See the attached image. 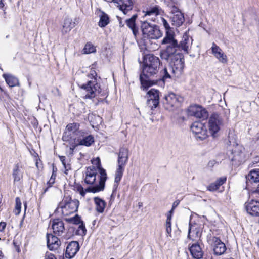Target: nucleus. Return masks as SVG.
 Returning <instances> with one entry per match:
<instances>
[{"mask_svg":"<svg viewBox=\"0 0 259 259\" xmlns=\"http://www.w3.org/2000/svg\"><path fill=\"white\" fill-rule=\"evenodd\" d=\"M64 220L68 223L75 225H79L82 221L78 214H76L73 217L65 218Z\"/></svg>","mask_w":259,"mask_h":259,"instance_id":"obj_40","label":"nucleus"},{"mask_svg":"<svg viewBox=\"0 0 259 259\" xmlns=\"http://www.w3.org/2000/svg\"><path fill=\"white\" fill-rule=\"evenodd\" d=\"M87 230L85 226L82 221L78 226V229L76 230V234L80 236H84L86 234Z\"/></svg>","mask_w":259,"mask_h":259,"instance_id":"obj_42","label":"nucleus"},{"mask_svg":"<svg viewBox=\"0 0 259 259\" xmlns=\"http://www.w3.org/2000/svg\"><path fill=\"white\" fill-rule=\"evenodd\" d=\"M99 17V21L98 25L101 28L106 27L110 23V17L108 14L103 11L99 10L98 14Z\"/></svg>","mask_w":259,"mask_h":259,"instance_id":"obj_27","label":"nucleus"},{"mask_svg":"<svg viewBox=\"0 0 259 259\" xmlns=\"http://www.w3.org/2000/svg\"><path fill=\"white\" fill-rule=\"evenodd\" d=\"M128 149L125 147H121L118 154L117 163L118 166L125 167L128 160Z\"/></svg>","mask_w":259,"mask_h":259,"instance_id":"obj_20","label":"nucleus"},{"mask_svg":"<svg viewBox=\"0 0 259 259\" xmlns=\"http://www.w3.org/2000/svg\"><path fill=\"white\" fill-rule=\"evenodd\" d=\"M57 168L53 166L52 172H54V174H56V172L57 171Z\"/></svg>","mask_w":259,"mask_h":259,"instance_id":"obj_58","label":"nucleus"},{"mask_svg":"<svg viewBox=\"0 0 259 259\" xmlns=\"http://www.w3.org/2000/svg\"><path fill=\"white\" fill-rule=\"evenodd\" d=\"M3 77L10 87L19 86L20 84L18 78L9 74H4Z\"/></svg>","mask_w":259,"mask_h":259,"instance_id":"obj_30","label":"nucleus"},{"mask_svg":"<svg viewBox=\"0 0 259 259\" xmlns=\"http://www.w3.org/2000/svg\"><path fill=\"white\" fill-rule=\"evenodd\" d=\"M3 257V254L2 251L0 250V259H2Z\"/></svg>","mask_w":259,"mask_h":259,"instance_id":"obj_60","label":"nucleus"},{"mask_svg":"<svg viewBox=\"0 0 259 259\" xmlns=\"http://www.w3.org/2000/svg\"><path fill=\"white\" fill-rule=\"evenodd\" d=\"M56 174H54V172H52V176H51V178L50 179V183H55V179H56Z\"/></svg>","mask_w":259,"mask_h":259,"instance_id":"obj_52","label":"nucleus"},{"mask_svg":"<svg viewBox=\"0 0 259 259\" xmlns=\"http://www.w3.org/2000/svg\"><path fill=\"white\" fill-rule=\"evenodd\" d=\"M13 177L14 178V181L18 182L23 177L22 174L19 169V164H16L14 165L13 169Z\"/></svg>","mask_w":259,"mask_h":259,"instance_id":"obj_39","label":"nucleus"},{"mask_svg":"<svg viewBox=\"0 0 259 259\" xmlns=\"http://www.w3.org/2000/svg\"><path fill=\"white\" fill-rule=\"evenodd\" d=\"M211 50L212 54L218 59L219 62L223 64L227 63L228 59L227 56L223 52L222 50L214 42L212 43Z\"/></svg>","mask_w":259,"mask_h":259,"instance_id":"obj_19","label":"nucleus"},{"mask_svg":"<svg viewBox=\"0 0 259 259\" xmlns=\"http://www.w3.org/2000/svg\"><path fill=\"white\" fill-rule=\"evenodd\" d=\"M230 115V110L223 109L218 112H213L208 120V129L211 136L216 137L218 133L223 125L224 120H228Z\"/></svg>","mask_w":259,"mask_h":259,"instance_id":"obj_2","label":"nucleus"},{"mask_svg":"<svg viewBox=\"0 0 259 259\" xmlns=\"http://www.w3.org/2000/svg\"><path fill=\"white\" fill-rule=\"evenodd\" d=\"M96 52V48L94 46L91 42H88L85 44L83 49V54H90Z\"/></svg>","mask_w":259,"mask_h":259,"instance_id":"obj_41","label":"nucleus"},{"mask_svg":"<svg viewBox=\"0 0 259 259\" xmlns=\"http://www.w3.org/2000/svg\"><path fill=\"white\" fill-rule=\"evenodd\" d=\"M144 14V18L145 20H148L156 22L158 16H162L164 13V11L159 5H152L147 8L145 10H143Z\"/></svg>","mask_w":259,"mask_h":259,"instance_id":"obj_9","label":"nucleus"},{"mask_svg":"<svg viewBox=\"0 0 259 259\" xmlns=\"http://www.w3.org/2000/svg\"><path fill=\"white\" fill-rule=\"evenodd\" d=\"M60 159L65 168V173L67 174V171L71 169V165L69 163H66V157L65 156H60Z\"/></svg>","mask_w":259,"mask_h":259,"instance_id":"obj_43","label":"nucleus"},{"mask_svg":"<svg viewBox=\"0 0 259 259\" xmlns=\"http://www.w3.org/2000/svg\"><path fill=\"white\" fill-rule=\"evenodd\" d=\"M190 45V40L188 37V36L187 35H184L182 40L180 43L179 44L180 46V49H181L184 52L187 53H188V48Z\"/></svg>","mask_w":259,"mask_h":259,"instance_id":"obj_38","label":"nucleus"},{"mask_svg":"<svg viewBox=\"0 0 259 259\" xmlns=\"http://www.w3.org/2000/svg\"><path fill=\"white\" fill-rule=\"evenodd\" d=\"M72 140H73L74 141V142L72 143L71 146L70 147V150H71L72 151H73L74 149L78 146H79L78 145H77V142L76 141V140L74 138V139H72Z\"/></svg>","mask_w":259,"mask_h":259,"instance_id":"obj_51","label":"nucleus"},{"mask_svg":"<svg viewBox=\"0 0 259 259\" xmlns=\"http://www.w3.org/2000/svg\"><path fill=\"white\" fill-rule=\"evenodd\" d=\"M45 259H57V258L54 254L47 252L46 253Z\"/></svg>","mask_w":259,"mask_h":259,"instance_id":"obj_49","label":"nucleus"},{"mask_svg":"<svg viewBox=\"0 0 259 259\" xmlns=\"http://www.w3.org/2000/svg\"><path fill=\"white\" fill-rule=\"evenodd\" d=\"M76 142L77 145L85 146L87 147L90 146L94 142V138L92 135H88V134L83 130H81L78 133V136L75 137L74 138Z\"/></svg>","mask_w":259,"mask_h":259,"instance_id":"obj_13","label":"nucleus"},{"mask_svg":"<svg viewBox=\"0 0 259 259\" xmlns=\"http://www.w3.org/2000/svg\"><path fill=\"white\" fill-rule=\"evenodd\" d=\"M171 12L172 14V15L175 14H178V13H182L181 11L175 6L171 7Z\"/></svg>","mask_w":259,"mask_h":259,"instance_id":"obj_48","label":"nucleus"},{"mask_svg":"<svg viewBox=\"0 0 259 259\" xmlns=\"http://www.w3.org/2000/svg\"><path fill=\"white\" fill-rule=\"evenodd\" d=\"M96 161H97V166L99 168L100 173V175L99 176L100 177L99 183L98 185H92L86 189H84V195L87 192L95 193L103 191L105 188V182L107 178L106 170L101 167L99 158H97Z\"/></svg>","mask_w":259,"mask_h":259,"instance_id":"obj_8","label":"nucleus"},{"mask_svg":"<svg viewBox=\"0 0 259 259\" xmlns=\"http://www.w3.org/2000/svg\"><path fill=\"white\" fill-rule=\"evenodd\" d=\"M191 130L197 139L203 140L208 137L207 130L200 122H195L191 126Z\"/></svg>","mask_w":259,"mask_h":259,"instance_id":"obj_12","label":"nucleus"},{"mask_svg":"<svg viewBox=\"0 0 259 259\" xmlns=\"http://www.w3.org/2000/svg\"><path fill=\"white\" fill-rule=\"evenodd\" d=\"M2 9L3 10V11H4V12H3V17H4V18H7V17H6V12H5V9H4V8H3V9Z\"/></svg>","mask_w":259,"mask_h":259,"instance_id":"obj_57","label":"nucleus"},{"mask_svg":"<svg viewBox=\"0 0 259 259\" xmlns=\"http://www.w3.org/2000/svg\"><path fill=\"white\" fill-rule=\"evenodd\" d=\"M89 76L92 77V79L81 86V88L85 91L84 99L94 98L101 92L100 86L98 83L96 72L91 70Z\"/></svg>","mask_w":259,"mask_h":259,"instance_id":"obj_4","label":"nucleus"},{"mask_svg":"<svg viewBox=\"0 0 259 259\" xmlns=\"http://www.w3.org/2000/svg\"><path fill=\"white\" fill-rule=\"evenodd\" d=\"M247 212L252 216L259 217V201L252 200L245 204Z\"/></svg>","mask_w":259,"mask_h":259,"instance_id":"obj_17","label":"nucleus"},{"mask_svg":"<svg viewBox=\"0 0 259 259\" xmlns=\"http://www.w3.org/2000/svg\"><path fill=\"white\" fill-rule=\"evenodd\" d=\"M94 201L96 205V211L99 213H103L106 205L105 201L98 197H94Z\"/></svg>","mask_w":259,"mask_h":259,"instance_id":"obj_33","label":"nucleus"},{"mask_svg":"<svg viewBox=\"0 0 259 259\" xmlns=\"http://www.w3.org/2000/svg\"><path fill=\"white\" fill-rule=\"evenodd\" d=\"M231 153L233 155L231 158L232 161H235L238 162L242 161L244 154L238 147H235V149L232 150Z\"/></svg>","mask_w":259,"mask_h":259,"instance_id":"obj_34","label":"nucleus"},{"mask_svg":"<svg viewBox=\"0 0 259 259\" xmlns=\"http://www.w3.org/2000/svg\"><path fill=\"white\" fill-rule=\"evenodd\" d=\"M215 162L214 160L210 161L208 163V165L209 167H212L214 165V164H215Z\"/></svg>","mask_w":259,"mask_h":259,"instance_id":"obj_55","label":"nucleus"},{"mask_svg":"<svg viewBox=\"0 0 259 259\" xmlns=\"http://www.w3.org/2000/svg\"><path fill=\"white\" fill-rule=\"evenodd\" d=\"M256 191L259 193V185H258V186L257 187Z\"/></svg>","mask_w":259,"mask_h":259,"instance_id":"obj_63","label":"nucleus"},{"mask_svg":"<svg viewBox=\"0 0 259 259\" xmlns=\"http://www.w3.org/2000/svg\"><path fill=\"white\" fill-rule=\"evenodd\" d=\"M142 205H143V204H142V202H139V203H138V206H139V208H140V207H142Z\"/></svg>","mask_w":259,"mask_h":259,"instance_id":"obj_61","label":"nucleus"},{"mask_svg":"<svg viewBox=\"0 0 259 259\" xmlns=\"http://www.w3.org/2000/svg\"><path fill=\"white\" fill-rule=\"evenodd\" d=\"M54 183H50V180L47 182V185H48V187H52V185Z\"/></svg>","mask_w":259,"mask_h":259,"instance_id":"obj_59","label":"nucleus"},{"mask_svg":"<svg viewBox=\"0 0 259 259\" xmlns=\"http://www.w3.org/2000/svg\"><path fill=\"white\" fill-rule=\"evenodd\" d=\"M160 60L152 54L147 55L144 58L142 73L140 75L141 87L147 89L153 84L149 77L154 76L158 71Z\"/></svg>","mask_w":259,"mask_h":259,"instance_id":"obj_1","label":"nucleus"},{"mask_svg":"<svg viewBox=\"0 0 259 259\" xmlns=\"http://www.w3.org/2000/svg\"><path fill=\"white\" fill-rule=\"evenodd\" d=\"M124 167H125L118 165L117 166L115 174L114 184L113 187V192L116 191L118 188V185L123 176Z\"/></svg>","mask_w":259,"mask_h":259,"instance_id":"obj_26","label":"nucleus"},{"mask_svg":"<svg viewBox=\"0 0 259 259\" xmlns=\"http://www.w3.org/2000/svg\"><path fill=\"white\" fill-rule=\"evenodd\" d=\"M99 175H97V172L96 171V169L94 166L92 167H89L87 169L86 171V176L84 178V182L87 185H98V184L96 183V177L98 176V177L100 179L99 177Z\"/></svg>","mask_w":259,"mask_h":259,"instance_id":"obj_18","label":"nucleus"},{"mask_svg":"<svg viewBox=\"0 0 259 259\" xmlns=\"http://www.w3.org/2000/svg\"><path fill=\"white\" fill-rule=\"evenodd\" d=\"M111 2L116 3L117 7L125 14L133 8V2L131 0H111Z\"/></svg>","mask_w":259,"mask_h":259,"instance_id":"obj_23","label":"nucleus"},{"mask_svg":"<svg viewBox=\"0 0 259 259\" xmlns=\"http://www.w3.org/2000/svg\"><path fill=\"white\" fill-rule=\"evenodd\" d=\"M227 180V177L223 176L217 179L214 182L211 183L208 187L207 190L210 191H217L221 186L224 184Z\"/></svg>","mask_w":259,"mask_h":259,"instance_id":"obj_28","label":"nucleus"},{"mask_svg":"<svg viewBox=\"0 0 259 259\" xmlns=\"http://www.w3.org/2000/svg\"><path fill=\"white\" fill-rule=\"evenodd\" d=\"M181 97L176 94L170 92L164 96L163 104L165 109L172 110L173 108L178 107L180 104Z\"/></svg>","mask_w":259,"mask_h":259,"instance_id":"obj_11","label":"nucleus"},{"mask_svg":"<svg viewBox=\"0 0 259 259\" xmlns=\"http://www.w3.org/2000/svg\"><path fill=\"white\" fill-rule=\"evenodd\" d=\"M189 113L191 115L203 120L208 117V113L207 110L200 106L191 107L189 109Z\"/></svg>","mask_w":259,"mask_h":259,"instance_id":"obj_16","label":"nucleus"},{"mask_svg":"<svg viewBox=\"0 0 259 259\" xmlns=\"http://www.w3.org/2000/svg\"><path fill=\"white\" fill-rule=\"evenodd\" d=\"M175 209L173 208H171V209L168 212V213L167 216V218H168L169 216L170 217V220H171V215L173 213L174 210Z\"/></svg>","mask_w":259,"mask_h":259,"instance_id":"obj_53","label":"nucleus"},{"mask_svg":"<svg viewBox=\"0 0 259 259\" xmlns=\"http://www.w3.org/2000/svg\"><path fill=\"white\" fill-rule=\"evenodd\" d=\"M171 20L172 25L176 27H179L184 22V14L182 13H178V14H175L171 16Z\"/></svg>","mask_w":259,"mask_h":259,"instance_id":"obj_31","label":"nucleus"},{"mask_svg":"<svg viewBox=\"0 0 259 259\" xmlns=\"http://www.w3.org/2000/svg\"><path fill=\"white\" fill-rule=\"evenodd\" d=\"M74 190L78 192L82 197H84V188L80 184H76L74 186Z\"/></svg>","mask_w":259,"mask_h":259,"instance_id":"obj_45","label":"nucleus"},{"mask_svg":"<svg viewBox=\"0 0 259 259\" xmlns=\"http://www.w3.org/2000/svg\"><path fill=\"white\" fill-rule=\"evenodd\" d=\"M162 44L167 45L165 50L160 52V56L162 59L168 61L171 55L180 52V46L177 40L174 38L172 32H166Z\"/></svg>","mask_w":259,"mask_h":259,"instance_id":"obj_3","label":"nucleus"},{"mask_svg":"<svg viewBox=\"0 0 259 259\" xmlns=\"http://www.w3.org/2000/svg\"><path fill=\"white\" fill-rule=\"evenodd\" d=\"M246 178L247 180L250 181L251 182H258L259 169L256 168L251 170L246 177Z\"/></svg>","mask_w":259,"mask_h":259,"instance_id":"obj_37","label":"nucleus"},{"mask_svg":"<svg viewBox=\"0 0 259 259\" xmlns=\"http://www.w3.org/2000/svg\"><path fill=\"white\" fill-rule=\"evenodd\" d=\"M192 256L195 259H201L203 256V251L199 244L195 243L189 247Z\"/></svg>","mask_w":259,"mask_h":259,"instance_id":"obj_24","label":"nucleus"},{"mask_svg":"<svg viewBox=\"0 0 259 259\" xmlns=\"http://www.w3.org/2000/svg\"><path fill=\"white\" fill-rule=\"evenodd\" d=\"M209 241L213 246V252L215 255H221L225 252L226 250V245L219 238L213 236L210 238Z\"/></svg>","mask_w":259,"mask_h":259,"instance_id":"obj_14","label":"nucleus"},{"mask_svg":"<svg viewBox=\"0 0 259 259\" xmlns=\"http://www.w3.org/2000/svg\"><path fill=\"white\" fill-rule=\"evenodd\" d=\"M49 188V187H47L46 188L44 189V193H46L48 191Z\"/></svg>","mask_w":259,"mask_h":259,"instance_id":"obj_62","label":"nucleus"},{"mask_svg":"<svg viewBox=\"0 0 259 259\" xmlns=\"http://www.w3.org/2000/svg\"><path fill=\"white\" fill-rule=\"evenodd\" d=\"M159 91L154 89H151L147 94L148 99L147 100L148 105L151 109L155 108L159 103Z\"/></svg>","mask_w":259,"mask_h":259,"instance_id":"obj_15","label":"nucleus"},{"mask_svg":"<svg viewBox=\"0 0 259 259\" xmlns=\"http://www.w3.org/2000/svg\"><path fill=\"white\" fill-rule=\"evenodd\" d=\"M137 18V15L135 14L126 20L127 26L132 30L133 33L135 37L139 33L138 28L136 26L135 23Z\"/></svg>","mask_w":259,"mask_h":259,"instance_id":"obj_29","label":"nucleus"},{"mask_svg":"<svg viewBox=\"0 0 259 259\" xmlns=\"http://www.w3.org/2000/svg\"><path fill=\"white\" fill-rule=\"evenodd\" d=\"M179 203H180L179 201H175L172 204V208H173L174 209H175V208L179 205Z\"/></svg>","mask_w":259,"mask_h":259,"instance_id":"obj_54","label":"nucleus"},{"mask_svg":"<svg viewBox=\"0 0 259 259\" xmlns=\"http://www.w3.org/2000/svg\"><path fill=\"white\" fill-rule=\"evenodd\" d=\"M171 223L170 220V217L169 216L168 218L166 219L165 227H166V231L168 235L171 236Z\"/></svg>","mask_w":259,"mask_h":259,"instance_id":"obj_44","label":"nucleus"},{"mask_svg":"<svg viewBox=\"0 0 259 259\" xmlns=\"http://www.w3.org/2000/svg\"><path fill=\"white\" fill-rule=\"evenodd\" d=\"M79 202L76 199H72L70 196L65 197L60 202L56 211L61 209L64 216H67L77 211Z\"/></svg>","mask_w":259,"mask_h":259,"instance_id":"obj_6","label":"nucleus"},{"mask_svg":"<svg viewBox=\"0 0 259 259\" xmlns=\"http://www.w3.org/2000/svg\"><path fill=\"white\" fill-rule=\"evenodd\" d=\"M79 249V244L77 241H71L67 246L65 257L71 258L75 256Z\"/></svg>","mask_w":259,"mask_h":259,"instance_id":"obj_22","label":"nucleus"},{"mask_svg":"<svg viewBox=\"0 0 259 259\" xmlns=\"http://www.w3.org/2000/svg\"><path fill=\"white\" fill-rule=\"evenodd\" d=\"M4 0H0V9L4 8Z\"/></svg>","mask_w":259,"mask_h":259,"instance_id":"obj_56","label":"nucleus"},{"mask_svg":"<svg viewBox=\"0 0 259 259\" xmlns=\"http://www.w3.org/2000/svg\"><path fill=\"white\" fill-rule=\"evenodd\" d=\"M52 228L54 234L60 236L65 230L64 224L59 219H54L52 222Z\"/></svg>","mask_w":259,"mask_h":259,"instance_id":"obj_25","label":"nucleus"},{"mask_svg":"<svg viewBox=\"0 0 259 259\" xmlns=\"http://www.w3.org/2000/svg\"><path fill=\"white\" fill-rule=\"evenodd\" d=\"M79 126L80 125L78 123L73 122L68 124L63 133V141L71 143L72 139L78 136V133L81 131L79 130Z\"/></svg>","mask_w":259,"mask_h":259,"instance_id":"obj_10","label":"nucleus"},{"mask_svg":"<svg viewBox=\"0 0 259 259\" xmlns=\"http://www.w3.org/2000/svg\"><path fill=\"white\" fill-rule=\"evenodd\" d=\"M168 60H170L169 71L173 73L174 76L179 77L182 74L185 66L183 54L178 52L177 54L171 55Z\"/></svg>","mask_w":259,"mask_h":259,"instance_id":"obj_5","label":"nucleus"},{"mask_svg":"<svg viewBox=\"0 0 259 259\" xmlns=\"http://www.w3.org/2000/svg\"><path fill=\"white\" fill-rule=\"evenodd\" d=\"M199 237L200 234L198 229L194 228V226H192L191 224H190L188 238L192 241H195Z\"/></svg>","mask_w":259,"mask_h":259,"instance_id":"obj_35","label":"nucleus"},{"mask_svg":"<svg viewBox=\"0 0 259 259\" xmlns=\"http://www.w3.org/2000/svg\"><path fill=\"white\" fill-rule=\"evenodd\" d=\"M141 27L144 37L151 39H157L162 35L159 26L152 24L147 20L142 21Z\"/></svg>","mask_w":259,"mask_h":259,"instance_id":"obj_7","label":"nucleus"},{"mask_svg":"<svg viewBox=\"0 0 259 259\" xmlns=\"http://www.w3.org/2000/svg\"><path fill=\"white\" fill-rule=\"evenodd\" d=\"M6 227V223L4 222H0V232H3Z\"/></svg>","mask_w":259,"mask_h":259,"instance_id":"obj_50","label":"nucleus"},{"mask_svg":"<svg viewBox=\"0 0 259 259\" xmlns=\"http://www.w3.org/2000/svg\"><path fill=\"white\" fill-rule=\"evenodd\" d=\"M47 243L48 248L50 250L58 249L61 245V242L58 238L52 234H47Z\"/></svg>","mask_w":259,"mask_h":259,"instance_id":"obj_21","label":"nucleus"},{"mask_svg":"<svg viewBox=\"0 0 259 259\" xmlns=\"http://www.w3.org/2000/svg\"><path fill=\"white\" fill-rule=\"evenodd\" d=\"M110 259H114V258H111Z\"/></svg>","mask_w":259,"mask_h":259,"instance_id":"obj_64","label":"nucleus"},{"mask_svg":"<svg viewBox=\"0 0 259 259\" xmlns=\"http://www.w3.org/2000/svg\"><path fill=\"white\" fill-rule=\"evenodd\" d=\"M173 74V73L169 71V66L168 67H164L160 71L161 80L164 82L168 79H176L178 78L176 76H174Z\"/></svg>","mask_w":259,"mask_h":259,"instance_id":"obj_32","label":"nucleus"},{"mask_svg":"<svg viewBox=\"0 0 259 259\" xmlns=\"http://www.w3.org/2000/svg\"><path fill=\"white\" fill-rule=\"evenodd\" d=\"M160 18H161V21H162L163 26H164L165 28L167 30L166 32L167 31L172 32L170 30V28L169 24L168 23L167 21L164 18H162L161 16L160 17Z\"/></svg>","mask_w":259,"mask_h":259,"instance_id":"obj_47","label":"nucleus"},{"mask_svg":"<svg viewBox=\"0 0 259 259\" xmlns=\"http://www.w3.org/2000/svg\"><path fill=\"white\" fill-rule=\"evenodd\" d=\"M21 208V202L20 198L19 197H17L16 198V205H15V210L17 211L16 214H18L20 213Z\"/></svg>","mask_w":259,"mask_h":259,"instance_id":"obj_46","label":"nucleus"},{"mask_svg":"<svg viewBox=\"0 0 259 259\" xmlns=\"http://www.w3.org/2000/svg\"><path fill=\"white\" fill-rule=\"evenodd\" d=\"M76 25L75 22H73L70 18H67L64 20L63 26V31L65 33L69 32Z\"/></svg>","mask_w":259,"mask_h":259,"instance_id":"obj_36","label":"nucleus"}]
</instances>
